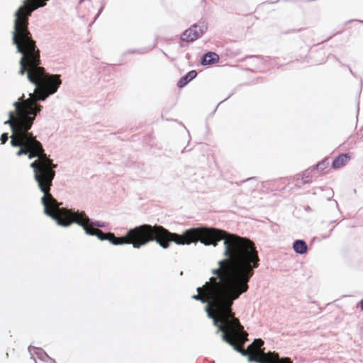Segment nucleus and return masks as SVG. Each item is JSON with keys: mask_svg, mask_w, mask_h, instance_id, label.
<instances>
[{"mask_svg": "<svg viewBox=\"0 0 363 363\" xmlns=\"http://www.w3.org/2000/svg\"><path fill=\"white\" fill-rule=\"evenodd\" d=\"M223 240L225 259L218 262L219 267L212 273L217 277H211L192 298L206 303L208 316L213 319L223 339L244 355L249 361L257 363H293L289 357H279L275 352H264L261 347L262 339H256L243 350L242 344L247 333L232 311L233 301L248 289V282L254 274L253 269L259 267V257L255 243L248 238L229 233L219 229L211 241L216 246Z\"/></svg>", "mask_w": 363, "mask_h": 363, "instance_id": "nucleus-1", "label": "nucleus"}, {"mask_svg": "<svg viewBox=\"0 0 363 363\" xmlns=\"http://www.w3.org/2000/svg\"><path fill=\"white\" fill-rule=\"evenodd\" d=\"M33 123L28 121L27 124L17 127L12 125L11 145L20 147L16 152L18 157L26 155L29 159L38 157L30 164V167L33 169L35 179L44 194L41 202L45 213L55 220L58 225L66 227L75 223L82 226L87 235H95L101 240H108L115 245H132L134 248H140L154 240L164 249L169 247L170 242L177 245H189L197 241L205 245L213 243L211 240L219 230L218 228H191L179 235L169 232L161 225L144 224L129 230L125 235L118 238L113 233H104L96 228L104 225L100 222H91L84 211L75 212L60 208V203L50 194V187L55 176L54 169L57 165L45 153L42 144L33 133L28 132Z\"/></svg>", "mask_w": 363, "mask_h": 363, "instance_id": "nucleus-2", "label": "nucleus"}, {"mask_svg": "<svg viewBox=\"0 0 363 363\" xmlns=\"http://www.w3.org/2000/svg\"><path fill=\"white\" fill-rule=\"evenodd\" d=\"M49 0H24L16 11L13 42L18 51L21 53L20 60L21 75L27 74L30 82L35 85V91L30 97L24 99V95L13 104L15 112L9 113V118L4 124L13 126L27 124L28 121L33 122L42 106L37 105V101H43L49 95L55 93L61 84L60 75H50L41 66L40 50L28 30V18L32 13L40 7L47 4Z\"/></svg>", "mask_w": 363, "mask_h": 363, "instance_id": "nucleus-3", "label": "nucleus"}, {"mask_svg": "<svg viewBox=\"0 0 363 363\" xmlns=\"http://www.w3.org/2000/svg\"><path fill=\"white\" fill-rule=\"evenodd\" d=\"M205 25L195 24L186 29L181 35V40L187 43H191L199 38L206 30Z\"/></svg>", "mask_w": 363, "mask_h": 363, "instance_id": "nucleus-4", "label": "nucleus"}, {"mask_svg": "<svg viewBox=\"0 0 363 363\" xmlns=\"http://www.w3.org/2000/svg\"><path fill=\"white\" fill-rule=\"evenodd\" d=\"M313 172L314 169L311 167L305 170L301 174L296 175L295 180L296 185L301 186V185L311 182L313 177Z\"/></svg>", "mask_w": 363, "mask_h": 363, "instance_id": "nucleus-5", "label": "nucleus"}, {"mask_svg": "<svg viewBox=\"0 0 363 363\" xmlns=\"http://www.w3.org/2000/svg\"><path fill=\"white\" fill-rule=\"evenodd\" d=\"M352 159L351 153H344L335 157L332 163V167L335 169H339L349 163Z\"/></svg>", "mask_w": 363, "mask_h": 363, "instance_id": "nucleus-6", "label": "nucleus"}, {"mask_svg": "<svg viewBox=\"0 0 363 363\" xmlns=\"http://www.w3.org/2000/svg\"><path fill=\"white\" fill-rule=\"evenodd\" d=\"M219 61V56L216 52H209L203 55L201 63L203 65H211L218 62Z\"/></svg>", "mask_w": 363, "mask_h": 363, "instance_id": "nucleus-7", "label": "nucleus"}, {"mask_svg": "<svg viewBox=\"0 0 363 363\" xmlns=\"http://www.w3.org/2000/svg\"><path fill=\"white\" fill-rule=\"evenodd\" d=\"M293 248L296 253L304 254L307 252L306 243L301 240H297L294 242Z\"/></svg>", "mask_w": 363, "mask_h": 363, "instance_id": "nucleus-8", "label": "nucleus"}, {"mask_svg": "<svg viewBox=\"0 0 363 363\" xmlns=\"http://www.w3.org/2000/svg\"><path fill=\"white\" fill-rule=\"evenodd\" d=\"M328 167V162H327V159H325L322 160L321 162H318L315 167H312L314 169V171H317L320 173H322L324 172L325 169H326Z\"/></svg>", "mask_w": 363, "mask_h": 363, "instance_id": "nucleus-9", "label": "nucleus"}, {"mask_svg": "<svg viewBox=\"0 0 363 363\" xmlns=\"http://www.w3.org/2000/svg\"><path fill=\"white\" fill-rule=\"evenodd\" d=\"M190 81L189 79L186 77V76H184L183 77H182L178 83H177V86L179 87V88H183L187 83H189Z\"/></svg>", "mask_w": 363, "mask_h": 363, "instance_id": "nucleus-10", "label": "nucleus"}, {"mask_svg": "<svg viewBox=\"0 0 363 363\" xmlns=\"http://www.w3.org/2000/svg\"><path fill=\"white\" fill-rule=\"evenodd\" d=\"M197 75V73L196 71L192 70L188 72L186 76L189 79V81H191L193 79H194Z\"/></svg>", "mask_w": 363, "mask_h": 363, "instance_id": "nucleus-11", "label": "nucleus"}, {"mask_svg": "<svg viewBox=\"0 0 363 363\" xmlns=\"http://www.w3.org/2000/svg\"><path fill=\"white\" fill-rule=\"evenodd\" d=\"M9 139L8 133H3L1 135L0 140L1 144H5Z\"/></svg>", "mask_w": 363, "mask_h": 363, "instance_id": "nucleus-12", "label": "nucleus"}, {"mask_svg": "<svg viewBox=\"0 0 363 363\" xmlns=\"http://www.w3.org/2000/svg\"><path fill=\"white\" fill-rule=\"evenodd\" d=\"M361 308L363 311V299L361 301Z\"/></svg>", "mask_w": 363, "mask_h": 363, "instance_id": "nucleus-13", "label": "nucleus"}]
</instances>
